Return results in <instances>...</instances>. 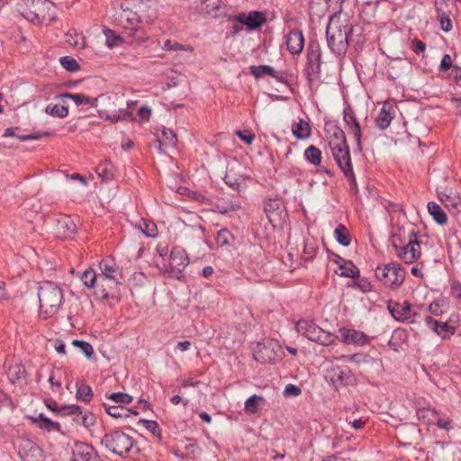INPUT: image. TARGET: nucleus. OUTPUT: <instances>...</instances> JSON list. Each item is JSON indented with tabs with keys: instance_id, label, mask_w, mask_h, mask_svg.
I'll return each mask as SVG.
<instances>
[{
	"instance_id": "1",
	"label": "nucleus",
	"mask_w": 461,
	"mask_h": 461,
	"mask_svg": "<svg viewBox=\"0 0 461 461\" xmlns=\"http://www.w3.org/2000/svg\"><path fill=\"white\" fill-rule=\"evenodd\" d=\"M355 31H359V27H350L348 30L345 20L332 16L326 28V40L330 50L337 55L344 54Z\"/></svg>"
},
{
	"instance_id": "2",
	"label": "nucleus",
	"mask_w": 461,
	"mask_h": 461,
	"mask_svg": "<svg viewBox=\"0 0 461 461\" xmlns=\"http://www.w3.org/2000/svg\"><path fill=\"white\" fill-rule=\"evenodd\" d=\"M392 244L397 257L406 264L413 263L421 255L420 241L412 227L407 232L400 228L393 235Z\"/></svg>"
},
{
	"instance_id": "3",
	"label": "nucleus",
	"mask_w": 461,
	"mask_h": 461,
	"mask_svg": "<svg viewBox=\"0 0 461 461\" xmlns=\"http://www.w3.org/2000/svg\"><path fill=\"white\" fill-rule=\"evenodd\" d=\"M98 113L102 118L113 122L126 120L131 116L127 108L121 107L123 103V95L117 93H105L95 97Z\"/></svg>"
},
{
	"instance_id": "4",
	"label": "nucleus",
	"mask_w": 461,
	"mask_h": 461,
	"mask_svg": "<svg viewBox=\"0 0 461 461\" xmlns=\"http://www.w3.org/2000/svg\"><path fill=\"white\" fill-rule=\"evenodd\" d=\"M40 314L48 319L58 313L63 301L62 290L52 282H43L39 286Z\"/></svg>"
},
{
	"instance_id": "5",
	"label": "nucleus",
	"mask_w": 461,
	"mask_h": 461,
	"mask_svg": "<svg viewBox=\"0 0 461 461\" xmlns=\"http://www.w3.org/2000/svg\"><path fill=\"white\" fill-rule=\"evenodd\" d=\"M296 330L308 339L322 346H329L332 344L338 338L335 334L326 331L315 323L305 320H300L297 321Z\"/></svg>"
},
{
	"instance_id": "6",
	"label": "nucleus",
	"mask_w": 461,
	"mask_h": 461,
	"mask_svg": "<svg viewBox=\"0 0 461 461\" xmlns=\"http://www.w3.org/2000/svg\"><path fill=\"white\" fill-rule=\"evenodd\" d=\"M375 276L385 286L397 289L405 279V270L398 263H390L378 266L375 268Z\"/></svg>"
},
{
	"instance_id": "7",
	"label": "nucleus",
	"mask_w": 461,
	"mask_h": 461,
	"mask_svg": "<svg viewBox=\"0 0 461 461\" xmlns=\"http://www.w3.org/2000/svg\"><path fill=\"white\" fill-rule=\"evenodd\" d=\"M101 443L107 449L120 456L129 453L133 447V439L121 430H114L104 434Z\"/></svg>"
},
{
	"instance_id": "8",
	"label": "nucleus",
	"mask_w": 461,
	"mask_h": 461,
	"mask_svg": "<svg viewBox=\"0 0 461 461\" xmlns=\"http://www.w3.org/2000/svg\"><path fill=\"white\" fill-rule=\"evenodd\" d=\"M264 211L274 229L283 228L287 218V212L284 202L280 198L266 201Z\"/></svg>"
},
{
	"instance_id": "9",
	"label": "nucleus",
	"mask_w": 461,
	"mask_h": 461,
	"mask_svg": "<svg viewBox=\"0 0 461 461\" xmlns=\"http://www.w3.org/2000/svg\"><path fill=\"white\" fill-rule=\"evenodd\" d=\"M321 65V50L317 40H311L307 47V65L304 73L309 81L319 77Z\"/></svg>"
},
{
	"instance_id": "10",
	"label": "nucleus",
	"mask_w": 461,
	"mask_h": 461,
	"mask_svg": "<svg viewBox=\"0 0 461 461\" xmlns=\"http://www.w3.org/2000/svg\"><path fill=\"white\" fill-rule=\"evenodd\" d=\"M14 446L22 461H43L42 450L32 440L19 438Z\"/></svg>"
},
{
	"instance_id": "11",
	"label": "nucleus",
	"mask_w": 461,
	"mask_h": 461,
	"mask_svg": "<svg viewBox=\"0 0 461 461\" xmlns=\"http://www.w3.org/2000/svg\"><path fill=\"white\" fill-rule=\"evenodd\" d=\"M95 294L101 299L119 300L120 283L115 277L98 276L95 284Z\"/></svg>"
},
{
	"instance_id": "12",
	"label": "nucleus",
	"mask_w": 461,
	"mask_h": 461,
	"mask_svg": "<svg viewBox=\"0 0 461 461\" xmlns=\"http://www.w3.org/2000/svg\"><path fill=\"white\" fill-rule=\"evenodd\" d=\"M279 350L280 345L277 341L267 340V342L258 343L253 355L256 361L262 364H271L279 357Z\"/></svg>"
},
{
	"instance_id": "13",
	"label": "nucleus",
	"mask_w": 461,
	"mask_h": 461,
	"mask_svg": "<svg viewBox=\"0 0 461 461\" xmlns=\"http://www.w3.org/2000/svg\"><path fill=\"white\" fill-rule=\"evenodd\" d=\"M331 153L338 166L344 173L345 176L348 177L350 180L352 185L356 187L357 181L352 167L351 156L348 145L333 149L331 150Z\"/></svg>"
},
{
	"instance_id": "14",
	"label": "nucleus",
	"mask_w": 461,
	"mask_h": 461,
	"mask_svg": "<svg viewBox=\"0 0 461 461\" xmlns=\"http://www.w3.org/2000/svg\"><path fill=\"white\" fill-rule=\"evenodd\" d=\"M387 309L390 314L397 321H413L411 318L417 315L413 310L412 305L407 301H404L403 303H398L393 300H389L387 302Z\"/></svg>"
},
{
	"instance_id": "15",
	"label": "nucleus",
	"mask_w": 461,
	"mask_h": 461,
	"mask_svg": "<svg viewBox=\"0 0 461 461\" xmlns=\"http://www.w3.org/2000/svg\"><path fill=\"white\" fill-rule=\"evenodd\" d=\"M143 19L142 16L133 12L129 8L122 6L121 11L115 14V20L118 24L131 32L136 31L140 22Z\"/></svg>"
},
{
	"instance_id": "16",
	"label": "nucleus",
	"mask_w": 461,
	"mask_h": 461,
	"mask_svg": "<svg viewBox=\"0 0 461 461\" xmlns=\"http://www.w3.org/2000/svg\"><path fill=\"white\" fill-rule=\"evenodd\" d=\"M328 377L331 384L336 386H345L354 381L351 370L348 366H334L328 371Z\"/></svg>"
},
{
	"instance_id": "17",
	"label": "nucleus",
	"mask_w": 461,
	"mask_h": 461,
	"mask_svg": "<svg viewBox=\"0 0 461 461\" xmlns=\"http://www.w3.org/2000/svg\"><path fill=\"white\" fill-rule=\"evenodd\" d=\"M189 264L186 252L181 248H174L170 253L169 266L173 275L181 274Z\"/></svg>"
},
{
	"instance_id": "18",
	"label": "nucleus",
	"mask_w": 461,
	"mask_h": 461,
	"mask_svg": "<svg viewBox=\"0 0 461 461\" xmlns=\"http://www.w3.org/2000/svg\"><path fill=\"white\" fill-rule=\"evenodd\" d=\"M238 21L252 31L260 28L267 22V19L264 13L251 11L249 14L241 13L238 14Z\"/></svg>"
},
{
	"instance_id": "19",
	"label": "nucleus",
	"mask_w": 461,
	"mask_h": 461,
	"mask_svg": "<svg viewBox=\"0 0 461 461\" xmlns=\"http://www.w3.org/2000/svg\"><path fill=\"white\" fill-rule=\"evenodd\" d=\"M341 341L345 344L365 345L367 343V335L360 330L340 328Z\"/></svg>"
},
{
	"instance_id": "20",
	"label": "nucleus",
	"mask_w": 461,
	"mask_h": 461,
	"mask_svg": "<svg viewBox=\"0 0 461 461\" xmlns=\"http://www.w3.org/2000/svg\"><path fill=\"white\" fill-rule=\"evenodd\" d=\"M287 50L291 54H299L304 46V38L301 30L294 29L286 36Z\"/></svg>"
},
{
	"instance_id": "21",
	"label": "nucleus",
	"mask_w": 461,
	"mask_h": 461,
	"mask_svg": "<svg viewBox=\"0 0 461 461\" xmlns=\"http://www.w3.org/2000/svg\"><path fill=\"white\" fill-rule=\"evenodd\" d=\"M426 325L443 339H448L455 333V328L447 322L439 321L430 316L425 318Z\"/></svg>"
},
{
	"instance_id": "22",
	"label": "nucleus",
	"mask_w": 461,
	"mask_h": 461,
	"mask_svg": "<svg viewBox=\"0 0 461 461\" xmlns=\"http://www.w3.org/2000/svg\"><path fill=\"white\" fill-rule=\"evenodd\" d=\"M62 411H67L69 415H77L80 418V424L86 428H89L95 423V415L90 411H83L82 408L77 405L65 407Z\"/></svg>"
},
{
	"instance_id": "23",
	"label": "nucleus",
	"mask_w": 461,
	"mask_h": 461,
	"mask_svg": "<svg viewBox=\"0 0 461 461\" xmlns=\"http://www.w3.org/2000/svg\"><path fill=\"white\" fill-rule=\"evenodd\" d=\"M57 230L64 238H73L77 232V225L69 216H62L58 220Z\"/></svg>"
},
{
	"instance_id": "24",
	"label": "nucleus",
	"mask_w": 461,
	"mask_h": 461,
	"mask_svg": "<svg viewBox=\"0 0 461 461\" xmlns=\"http://www.w3.org/2000/svg\"><path fill=\"white\" fill-rule=\"evenodd\" d=\"M27 3H31L32 6L35 8V12L31 13V16H26L27 19H31L32 21L40 20V15L44 16V12L47 11L50 13L54 10L55 5L52 2L49 0H26Z\"/></svg>"
},
{
	"instance_id": "25",
	"label": "nucleus",
	"mask_w": 461,
	"mask_h": 461,
	"mask_svg": "<svg viewBox=\"0 0 461 461\" xmlns=\"http://www.w3.org/2000/svg\"><path fill=\"white\" fill-rule=\"evenodd\" d=\"M96 454L95 448L86 443H77L73 450L72 461H89Z\"/></svg>"
},
{
	"instance_id": "26",
	"label": "nucleus",
	"mask_w": 461,
	"mask_h": 461,
	"mask_svg": "<svg viewBox=\"0 0 461 461\" xmlns=\"http://www.w3.org/2000/svg\"><path fill=\"white\" fill-rule=\"evenodd\" d=\"M392 111H393V107L390 105L389 104H384L383 107L381 108L376 119L375 123L376 126L380 130H385L389 127L393 118V114H392Z\"/></svg>"
},
{
	"instance_id": "27",
	"label": "nucleus",
	"mask_w": 461,
	"mask_h": 461,
	"mask_svg": "<svg viewBox=\"0 0 461 461\" xmlns=\"http://www.w3.org/2000/svg\"><path fill=\"white\" fill-rule=\"evenodd\" d=\"M57 97L61 99V100L71 99V100H73L75 102V104L77 105L87 104V105H89L91 107L96 106L95 97V98H91V97H89V96H87L86 95H84V94L65 93V94L59 95Z\"/></svg>"
},
{
	"instance_id": "28",
	"label": "nucleus",
	"mask_w": 461,
	"mask_h": 461,
	"mask_svg": "<svg viewBox=\"0 0 461 461\" xmlns=\"http://www.w3.org/2000/svg\"><path fill=\"white\" fill-rule=\"evenodd\" d=\"M339 265L341 270L340 276L346 277L357 278L359 277V269L357 267L349 260H345L342 258H339V261H336Z\"/></svg>"
},
{
	"instance_id": "29",
	"label": "nucleus",
	"mask_w": 461,
	"mask_h": 461,
	"mask_svg": "<svg viewBox=\"0 0 461 461\" xmlns=\"http://www.w3.org/2000/svg\"><path fill=\"white\" fill-rule=\"evenodd\" d=\"M292 132L296 139L306 140L311 136L312 130L310 124L301 119L299 122L293 125Z\"/></svg>"
},
{
	"instance_id": "30",
	"label": "nucleus",
	"mask_w": 461,
	"mask_h": 461,
	"mask_svg": "<svg viewBox=\"0 0 461 461\" xmlns=\"http://www.w3.org/2000/svg\"><path fill=\"white\" fill-rule=\"evenodd\" d=\"M33 421L38 424L39 428L46 429L47 431H61V427L59 422L51 420L42 413H40L37 418L33 419Z\"/></svg>"
},
{
	"instance_id": "31",
	"label": "nucleus",
	"mask_w": 461,
	"mask_h": 461,
	"mask_svg": "<svg viewBox=\"0 0 461 461\" xmlns=\"http://www.w3.org/2000/svg\"><path fill=\"white\" fill-rule=\"evenodd\" d=\"M428 211L433 217L434 221L438 224L444 225L447 221V217L442 208L435 202L428 203Z\"/></svg>"
},
{
	"instance_id": "32",
	"label": "nucleus",
	"mask_w": 461,
	"mask_h": 461,
	"mask_svg": "<svg viewBox=\"0 0 461 461\" xmlns=\"http://www.w3.org/2000/svg\"><path fill=\"white\" fill-rule=\"evenodd\" d=\"M95 172L104 181H109L113 177L114 167L110 161L104 160L96 167Z\"/></svg>"
},
{
	"instance_id": "33",
	"label": "nucleus",
	"mask_w": 461,
	"mask_h": 461,
	"mask_svg": "<svg viewBox=\"0 0 461 461\" xmlns=\"http://www.w3.org/2000/svg\"><path fill=\"white\" fill-rule=\"evenodd\" d=\"M106 412L113 417V418H127L130 417V412L131 411V409L124 408L120 405L110 404L108 402L103 403Z\"/></svg>"
},
{
	"instance_id": "34",
	"label": "nucleus",
	"mask_w": 461,
	"mask_h": 461,
	"mask_svg": "<svg viewBox=\"0 0 461 461\" xmlns=\"http://www.w3.org/2000/svg\"><path fill=\"white\" fill-rule=\"evenodd\" d=\"M227 32L225 38H232L243 30V24L238 21V15L229 16L227 19Z\"/></svg>"
},
{
	"instance_id": "35",
	"label": "nucleus",
	"mask_w": 461,
	"mask_h": 461,
	"mask_svg": "<svg viewBox=\"0 0 461 461\" xmlns=\"http://www.w3.org/2000/svg\"><path fill=\"white\" fill-rule=\"evenodd\" d=\"M177 142L176 134L169 129L164 128L162 131V136L160 140H158L159 149H162V147H175Z\"/></svg>"
},
{
	"instance_id": "36",
	"label": "nucleus",
	"mask_w": 461,
	"mask_h": 461,
	"mask_svg": "<svg viewBox=\"0 0 461 461\" xmlns=\"http://www.w3.org/2000/svg\"><path fill=\"white\" fill-rule=\"evenodd\" d=\"M25 373V367L21 363L10 366L6 371L8 378L12 384L16 383L21 378L24 377Z\"/></svg>"
},
{
	"instance_id": "37",
	"label": "nucleus",
	"mask_w": 461,
	"mask_h": 461,
	"mask_svg": "<svg viewBox=\"0 0 461 461\" xmlns=\"http://www.w3.org/2000/svg\"><path fill=\"white\" fill-rule=\"evenodd\" d=\"M99 268L101 270V274L97 275L98 276H105V277H115L114 274L116 273V265L111 258L103 259L100 261Z\"/></svg>"
},
{
	"instance_id": "38",
	"label": "nucleus",
	"mask_w": 461,
	"mask_h": 461,
	"mask_svg": "<svg viewBox=\"0 0 461 461\" xmlns=\"http://www.w3.org/2000/svg\"><path fill=\"white\" fill-rule=\"evenodd\" d=\"M304 158L314 166H320L321 163V151L319 148L311 145L304 150Z\"/></svg>"
},
{
	"instance_id": "39",
	"label": "nucleus",
	"mask_w": 461,
	"mask_h": 461,
	"mask_svg": "<svg viewBox=\"0 0 461 461\" xmlns=\"http://www.w3.org/2000/svg\"><path fill=\"white\" fill-rule=\"evenodd\" d=\"M334 237L336 240L344 247L348 246L351 242V238L348 229L342 224L336 227L334 230Z\"/></svg>"
},
{
	"instance_id": "40",
	"label": "nucleus",
	"mask_w": 461,
	"mask_h": 461,
	"mask_svg": "<svg viewBox=\"0 0 461 461\" xmlns=\"http://www.w3.org/2000/svg\"><path fill=\"white\" fill-rule=\"evenodd\" d=\"M46 113L58 117V118H65L68 114V107L64 104H48L45 108Z\"/></svg>"
},
{
	"instance_id": "41",
	"label": "nucleus",
	"mask_w": 461,
	"mask_h": 461,
	"mask_svg": "<svg viewBox=\"0 0 461 461\" xmlns=\"http://www.w3.org/2000/svg\"><path fill=\"white\" fill-rule=\"evenodd\" d=\"M77 399L84 402H88L93 397L91 387L86 384H77Z\"/></svg>"
},
{
	"instance_id": "42",
	"label": "nucleus",
	"mask_w": 461,
	"mask_h": 461,
	"mask_svg": "<svg viewBox=\"0 0 461 461\" xmlns=\"http://www.w3.org/2000/svg\"><path fill=\"white\" fill-rule=\"evenodd\" d=\"M339 359H344L347 362L355 363L358 366L368 364L371 360L370 357L364 353H357L353 355L341 356Z\"/></svg>"
},
{
	"instance_id": "43",
	"label": "nucleus",
	"mask_w": 461,
	"mask_h": 461,
	"mask_svg": "<svg viewBox=\"0 0 461 461\" xmlns=\"http://www.w3.org/2000/svg\"><path fill=\"white\" fill-rule=\"evenodd\" d=\"M249 69L250 73L257 78L265 75L274 76L275 73L274 68L268 65L251 66Z\"/></svg>"
},
{
	"instance_id": "44",
	"label": "nucleus",
	"mask_w": 461,
	"mask_h": 461,
	"mask_svg": "<svg viewBox=\"0 0 461 461\" xmlns=\"http://www.w3.org/2000/svg\"><path fill=\"white\" fill-rule=\"evenodd\" d=\"M438 416V412L434 410L430 409H419L417 411V417L420 420H423L424 422L430 424L434 423L435 420Z\"/></svg>"
},
{
	"instance_id": "45",
	"label": "nucleus",
	"mask_w": 461,
	"mask_h": 461,
	"mask_svg": "<svg viewBox=\"0 0 461 461\" xmlns=\"http://www.w3.org/2000/svg\"><path fill=\"white\" fill-rule=\"evenodd\" d=\"M132 399L131 395L125 393H113L107 396V400L115 404H128Z\"/></svg>"
},
{
	"instance_id": "46",
	"label": "nucleus",
	"mask_w": 461,
	"mask_h": 461,
	"mask_svg": "<svg viewBox=\"0 0 461 461\" xmlns=\"http://www.w3.org/2000/svg\"><path fill=\"white\" fill-rule=\"evenodd\" d=\"M72 344L75 346V347H77L79 348V349L81 350V352L83 354H85V356L87 357V358H92L94 357V348H93V346L89 343V342H86L85 340H78V339H74L72 341Z\"/></svg>"
},
{
	"instance_id": "47",
	"label": "nucleus",
	"mask_w": 461,
	"mask_h": 461,
	"mask_svg": "<svg viewBox=\"0 0 461 461\" xmlns=\"http://www.w3.org/2000/svg\"><path fill=\"white\" fill-rule=\"evenodd\" d=\"M97 278L98 276L93 269L86 270L81 276V280L84 283V285L87 287H94L95 289Z\"/></svg>"
},
{
	"instance_id": "48",
	"label": "nucleus",
	"mask_w": 461,
	"mask_h": 461,
	"mask_svg": "<svg viewBox=\"0 0 461 461\" xmlns=\"http://www.w3.org/2000/svg\"><path fill=\"white\" fill-rule=\"evenodd\" d=\"M316 249L315 242L312 240H306L302 256L304 261L312 260L315 256Z\"/></svg>"
},
{
	"instance_id": "49",
	"label": "nucleus",
	"mask_w": 461,
	"mask_h": 461,
	"mask_svg": "<svg viewBox=\"0 0 461 461\" xmlns=\"http://www.w3.org/2000/svg\"><path fill=\"white\" fill-rule=\"evenodd\" d=\"M60 64L65 69L70 72H75L79 69V65L77 60L69 56L61 57Z\"/></svg>"
},
{
	"instance_id": "50",
	"label": "nucleus",
	"mask_w": 461,
	"mask_h": 461,
	"mask_svg": "<svg viewBox=\"0 0 461 461\" xmlns=\"http://www.w3.org/2000/svg\"><path fill=\"white\" fill-rule=\"evenodd\" d=\"M263 401L264 399L261 396L254 394L245 402V409L251 413H255L258 409V402Z\"/></svg>"
},
{
	"instance_id": "51",
	"label": "nucleus",
	"mask_w": 461,
	"mask_h": 461,
	"mask_svg": "<svg viewBox=\"0 0 461 461\" xmlns=\"http://www.w3.org/2000/svg\"><path fill=\"white\" fill-rule=\"evenodd\" d=\"M439 198L446 207H452L457 209L458 206L461 204L459 197H452L448 194H441L439 195Z\"/></svg>"
},
{
	"instance_id": "52",
	"label": "nucleus",
	"mask_w": 461,
	"mask_h": 461,
	"mask_svg": "<svg viewBox=\"0 0 461 461\" xmlns=\"http://www.w3.org/2000/svg\"><path fill=\"white\" fill-rule=\"evenodd\" d=\"M344 122L347 125V129L352 127L354 124H359L356 117L355 112L350 106H348L344 110Z\"/></svg>"
},
{
	"instance_id": "53",
	"label": "nucleus",
	"mask_w": 461,
	"mask_h": 461,
	"mask_svg": "<svg viewBox=\"0 0 461 461\" xmlns=\"http://www.w3.org/2000/svg\"><path fill=\"white\" fill-rule=\"evenodd\" d=\"M348 131L354 135L356 142H357V151L362 152V143H361V128L360 124H354L352 127L348 128Z\"/></svg>"
},
{
	"instance_id": "54",
	"label": "nucleus",
	"mask_w": 461,
	"mask_h": 461,
	"mask_svg": "<svg viewBox=\"0 0 461 461\" xmlns=\"http://www.w3.org/2000/svg\"><path fill=\"white\" fill-rule=\"evenodd\" d=\"M45 404L47 406L48 409H50V411L61 415V416H68L69 413H67V411H62V409L65 408V407H69L70 405H61L59 406L58 404V402L54 400H47L45 402Z\"/></svg>"
},
{
	"instance_id": "55",
	"label": "nucleus",
	"mask_w": 461,
	"mask_h": 461,
	"mask_svg": "<svg viewBox=\"0 0 461 461\" xmlns=\"http://www.w3.org/2000/svg\"><path fill=\"white\" fill-rule=\"evenodd\" d=\"M140 228L147 237H155L157 235V227L153 222H147L146 221H142Z\"/></svg>"
},
{
	"instance_id": "56",
	"label": "nucleus",
	"mask_w": 461,
	"mask_h": 461,
	"mask_svg": "<svg viewBox=\"0 0 461 461\" xmlns=\"http://www.w3.org/2000/svg\"><path fill=\"white\" fill-rule=\"evenodd\" d=\"M329 140H338L340 142L345 143L346 135L344 131L338 126H333L330 130Z\"/></svg>"
},
{
	"instance_id": "57",
	"label": "nucleus",
	"mask_w": 461,
	"mask_h": 461,
	"mask_svg": "<svg viewBox=\"0 0 461 461\" xmlns=\"http://www.w3.org/2000/svg\"><path fill=\"white\" fill-rule=\"evenodd\" d=\"M438 20L443 32H448L452 30V22L447 14L440 13Z\"/></svg>"
},
{
	"instance_id": "58",
	"label": "nucleus",
	"mask_w": 461,
	"mask_h": 461,
	"mask_svg": "<svg viewBox=\"0 0 461 461\" xmlns=\"http://www.w3.org/2000/svg\"><path fill=\"white\" fill-rule=\"evenodd\" d=\"M140 422H142L145 426V428L151 432L154 436H159L160 435V429L158 425V423L154 420H141Z\"/></svg>"
},
{
	"instance_id": "59",
	"label": "nucleus",
	"mask_w": 461,
	"mask_h": 461,
	"mask_svg": "<svg viewBox=\"0 0 461 461\" xmlns=\"http://www.w3.org/2000/svg\"><path fill=\"white\" fill-rule=\"evenodd\" d=\"M230 237V231L228 230H226V229H221L217 233L216 242L219 245H221V246L227 245V244H229V238Z\"/></svg>"
},
{
	"instance_id": "60",
	"label": "nucleus",
	"mask_w": 461,
	"mask_h": 461,
	"mask_svg": "<svg viewBox=\"0 0 461 461\" xmlns=\"http://www.w3.org/2000/svg\"><path fill=\"white\" fill-rule=\"evenodd\" d=\"M104 33L106 36L107 45L110 48L117 45V43L121 41V38L118 35H116L113 31L108 29L104 32Z\"/></svg>"
},
{
	"instance_id": "61",
	"label": "nucleus",
	"mask_w": 461,
	"mask_h": 461,
	"mask_svg": "<svg viewBox=\"0 0 461 461\" xmlns=\"http://www.w3.org/2000/svg\"><path fill=\"white\" fill-rule=\"evenodd\" d=\"M351 285H357L364 293L372 290V284L366 278H360L358 281H353Z\"/></svg>"
},
{
	"instance_id": "62",
	"label": "nucleus",
	"mask_w": 461,
	"mask_h": 461,
	"mask_svg": "<svg viewBox=\"0 0 461 461\" xmlns=\"http://www.w3.org/2000/svg\"><path fill=\"white\" fill-rule=\"evenodd\" d=\"M237 135L247 144H251L255 139V135L248 131H238Z\"/></svg>"
},
{
	"instance_id": "63",
	"label": "nucleus",
	"mask_w": 461,
	"mask_h": 461,
	"mask_svg": "<svg viewBox=\"0 0 461 461\" xmlns=\"http://www.w3.org/2000/svg\"><path fill=\"white\" fill-rule=\"evenodd\" d=\"M452 66V59L450 55L445 54L440 61V69L442 71H447Z\"/></svg>"
},
{
	"instance_id": "64",
	"label": "nucleus",
	"mask_w": 461,
	"mask_h": 461,
	"mask_svg": "<svg viewBox=\"0 0 461 461\" xmlns=\"http://www.w3.org/2000/svg\"><path fill=\"white\" fill-rule=\"evenodd\" d=\"M451 294L456 298H461V284L454 281L451 284Z\"/></svg>"
}]
</instances>
